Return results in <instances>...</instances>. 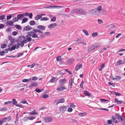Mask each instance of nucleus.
I'll return each instance as SVG.
<instances>
[{"label":"nucleus","mask_w":125,"mask_h":125,"mask_svg":"<svg viewBox=\"0 0 125 125\" xmlns=\"http://www.w3.org/2000/svg\"><path fill=\"white\" fill-rule=\"evenodd\" d=\"M43 119L44 122L46 123L51 122L53 120L52 117L51 116L44 117Z\"/></svg>","instance_id":"nucleus-1"},{"label":"nucleus","mask_w":125,"mask_h":125,"mask_svg":"<svg viewBox=\"0 0 125 125\" xmlns=\"http://www.w3.org/2000/svg\"><path fill=\"white\" fill-rule=\"evenodd\" d=\"M115 115L117 119L119 120L122 121L123 120V118L118 113H115Z\"/></svg>","instance_id":"nucleus-2"},{"label":"nucleus","mask_w":125,"mask_h":125,"mask_svg":"<svg viewBox=\"0 0 125 125\" xmlns=\"http://www.w3.org/2000/svg\"><path fill=\"white\" fill-rule=\"evenodd\" d=\"M66 81V79H60L59 81V83L61 85H62L64 84Z\"/></svg>","instance_id":"nucleus-3"},{"label":"nucleus","mask_w":125,"mask_h":125,"mask_svg":"<svg viewBox=\"0 0 125 125\" xmlns=\"http://www.w3.org/2000/svg\"><path fill=\"white\" fill-rule=\"evenodd\" d=\"M3 122H6L7 121H10L11 119L10 116H9L7 117L3 118L2 119H1Z\"/></svg>","instance_id":"nucleus-4"},{"label":"nucleus","mask_w":125,"mask_h":125,"mask_svg":"<svg viewBox=\"0 0 125 125\" xmlns=\"http://www.w3.org/2000/svg\"><path fill=\"white\" fill-rule=\"evenodd\" d=\"M31 27L30 26L28 25L24 27L23 28V30L25 31H28L31 30L32 29Z\"/></svg>","instance_id":"nucleus-5"},{"label":"nucleus","mask_w":125,"mask_h":125,"mask_svg":"<svg viewBox=\"0 0 125 125\" xmlns=\"http://www.w3.org/2000/svg\"><path fill=\"white\" fill-rule=\"evenodd\" d=\"M37 83L36 82H31L30 85H29V87L30 88L31 87L34 86H37Z\"/></svg>","instance_id":"nucleus-6"},{"label":"nucleus","mask_w":125,"mask_h":125,"mask_svg":"<svg viewBox=\"0 0 125 125\" xmlns=\"http://www.w3.org/2000/svg\"><path fill=\"white\" fill-rule=\"evenodd\" d=\"M98 46H95L93 45H91L88 48V52H90L93 50H94L95 48H97Z\"/></svg>","instance_id":"nucleus-7"},{"label":"nucleus","mask_w":125,"mask_h":125,"mask_svg":"<svg viewBox=\"0 0 125 125\" xmlns=\"http://www.w3.org/2000/svg\"><path fill=\"white\" fill-rule=\"evenodd\" d=\"M67 107L66 106H61L59 107L60 111L61 112H63L66 110Z\"/></svg>","instance_id":"nucleus-8"},{"label":"nucleus","mask_w":125,"mask_h":125,"mask_svg":"<svg viewBox=\"0 0 125 125\" xmlns=\"http://www.w3.org/2000/svg\"><path fill=\"white\" fill-rule=\"evenodd\" d=\"M17 18L19 20H22L23 17L24 16V14H20L17 16Z\"/></svg>","instance_id":"nucleus-9"},{"label":"nucleus","mask_w":125,"mask_h":125,"mask_svg":"<svg viewBox=\"0 0 125 125\" xmlns=\"http://www.w3.org/2000/svg\"><path fill=\"white\" fill-rule=\"evenodd\" d=\"M67 88L65 87L64 86H59L57 88V90L59 91H63L64 89H66Z\"/></svg>","instance_id":"nucleus-10"},{"label":"nucleus","mask_w":125,"mask_h":125,"mask_svg":"<svg viewBox=\"0 0 125 125\" xmlns=\"http://www.w3.org/2000/svg\"><path fill=\"white\" fill-rule=\"evenodd\" d=\"M125 63V62H123L122 60H119L118 61L116 62V65L117 66L121 64H123Z\"/></svg>","instance_id":"nucleus-11"},{"label":"nucleus","mask_w":125,"mask_h":125,"mask_svg":"<svg viewBox=\"0 0 125 125\" xmlns=\"http://www.w3.org/2000/svg\"><path fill=\"white\" fill-rule=\"evenodd\" d=\"M57 26V24L56 23H53L51 24H50L48 26V27L49 29H51L52 28H54Z\"/></svg>","instance_id":"nucleus-12"},{"label":"nucleus","mask_w":125,"mask_h":125,"mask_svg":"<svg viewBox=\"0 0 125 125\" xmlns=\"http://www.w3.org/2000/svg\"><path fill=\"white\" fill-rule=\"evenodd\" d=\"M112 80H119L120 79H121V77L119 75H116L115 76V78H114L113 77V76H112Z\"/></svg>","instance_id":"nucleus-13"},{"label":"nucleus","mask_w":125,"mask_h":125,"mask_svg":"<svg viewBox=\"0 0 125 125\" xmlns=\"http://www.w3.org/2000/svg\"><path fill=\"white\" fill-rule=\"evenodd\" d=\"M74 79L71 77L70 80L69 81V84L71 86L70 87L71 88H72L73 86L72 83H74Z\"/></svg>","instance_id":"nucleus-14"},{"label":"nucleus","mask_w":125,"mask_h":125,"mask_svg":"<svg viewBox=\"0 0 125 125\" xmlns=\"http://www.w3.org/2000/svg\"><path fill=\"white\" fill-rule=\"evenodd\" d=\"M46 26H44L42 25H40L38 26L37 27L39 29L41 30H44L45 29Z\"/></svg>","instance_id":"nucleus-15"},{"label":"nucleus","mask_w":125,"mask_h":125,"mask_svg":"<svg viewBox=\"0 0 125 125\" xmlns=\"http://www.w3.org/2000/svg\"><path fill=\"white\" fill-rule=\"evenodd\" d=\"M64 102L65 100L64 98H61L58 100L56 104L57 105L60 103H64Z\"/></svg>","instance_id":"nucleus-16"},{"label":"nucleus","mask_w":125,"mask_h":125,"mask_svg":"<svg viewBox=\"0 0 125 125\" xmlns=\"http://www.w3.org/2000/svg\"><path fill=\"white\" fill-rule=\"evenodd\" d=\"M34 32L33 31H31L28 33V34L26 36V37H29L31 36L32 34L34 33Z\"/></svg>","instance_id":"nucleus-17"},{"label":"nucleus","mask_w":125,"mask_h":125,"mask_svg":"<svg viewBox=\"0 0 125 125\" xmlns=\"http://www.w3.org/2000/svg\"><path fill=\"white\" fill-rule=\"evenodd\" d=\"M57 78L56 77H53L50 80V82L51 83H53L55 82L57 80Z\"/></svg>","instance_id":"nucleus-18"},{"label":"nucleus","mask_w":125,"mask_h":125,"mask_svg":"<svg viewBox=\"0 0 125 125\" xmlns=\"http://www.w3.org/2000/svg\"><path fill=\"white\" fill-rule=\"evenodd\" d=\"M83 94L86 96H90L91 95L89 93V92L86 90L83 91Z\"/></svg>","instance_id":"nucleus-19"},{"label":"nucleus","mask_w":125,"mask_h":125,"mask_svg":"<svg viewBox=\"0 0 125 125\" xmlns=\"http://www.w3.org/2000/svg\"><path fill=\"white\" fill-rule=\"evenodd\" d=\"M82 9L80 8L76 9L75 10V11L80 14H81Z\"/></svg>","instance_id":"nucleus-20"},{"label":"nucleus","mask_w":125,"mask_h":125,"mask_svg":"<svg viewBox=\"0 0 125 125\" xmlns=\"http://www.w3.org/2000/svg\"><path fill=\"white\" fill-rule=\"evenodd\" d=\"M6 25L8 26H13V22L9 21L6 22Z\"/></svg>","instance_id":"nucleus-21"},{"label":"nucleus","mask_w":125,"mask_h":125,"mask_svg":"<svg viewBox=\"0 0 125 125\" xmlns=\"http://www.w3.org/2000/svg\"><path fill=\"white\" fill-rule=\"evenodd\" d=\"M115 101L117 104H121L123 102V101H119L118 100L117 98H115Z\"/></svg>","instance_id":"nucleus-22"},{"label":"nucleus","mask_w":125,"mask_h":125,"mask_svg":"<svg viewBox=\"0 0 125 125\" xmlns=\"http://www.w3.org/2000/svg\"><path fill=\"white\" fill-rule=\"evenodd\" d=\"M111 118L113 120L112 121L113 122L115 123V124H116V123H118L116 119V118L114 116H112L111 117Z\"/></svg>","instance_id":"nucleus-23"},{"label":"nucleus","mask_w":125,"mask_h":125,"mask_svg":"<svg viewBox=\"0 0 125 125\" xmlns=\"http://www.w3.org/2000/svg\"><path fill=\"white\" fill-rule=\"evenodd\" d=\"M74 61V60L71 58L69 59L67 61V62L68 63H69V64L72 63Z\"/></svg>","instance_id":"nucleus-24"},{"label":"nucleus","mask_w":125,"mask_h":125,"mask_svg":"<svg viewBox=\"0 0 125 125\" xmlns=\"http://www.w3.org/2000/svg\"><path fill=\"white\" fill-rule=\"evenodd\" d=\"M82 65L81 64H78L75 67V69L77 71V70L80 68H82Z\"/></svg>","instance_id":"nucleus-25"},{"label":"nucleus","mask_w":125,"mask_h":125,"mask_svg":"<svg viewBox=\"0 0 125 125\" xmlns=\"http://www.w3.org/2000/svg\"><path fill=\"white\" fill-rule=\"evenodd\" d=\"M42 17V15H40V14L37 15L36 17H35L34 19L36 20H38L41 18Z\"/></svg>","instance_id":"nucleus-26"},{"label":"nucleus","mask_w":125,"mask_h":125,"mask_svg":"<svg viewBox=\"0 0 125 125\" xmlns=\"http://www.w3.org/2000/svg\"><path fill=\"white\" fill-rule=\"evenodd\" d=\"M29 114L32 115H35L36 114V112L35 110H33L31 112H29Z\"/></svg>","instance_id":"nucleus-27"},{"label":"nucleus","mask_w":125,"mask_h":125,"mask_svg":"<svg viewBox=\"0 0 125 125\" xmlns=\"http://www.w3.org/2000/svg\"><path fill=\"white\" fill-rule=\"evenodd\" d=\"M15 27L18 30H20L21 29V26L20 25L18 24L15 25Z\"/></svg>","instance_id":"nucleus-28"},{"label":"nucleus","mask_w":125,"mask_h":125,"mask_svg":"<svg viewBox=\"0 0 125 125\" xmlns=\"http://www.w3.org/2000/svg\"><path fill=\"white\" fill-rule=\"evenodd\" d=\"M81 39L79 38V39H77V40L76 41V44H81Z\"/></svg>","instance_id":"nucleus-29"},{"label":"nucleus","mask_w":125,"mask_h":125,"mask_svg":"<svg viewBox=\"0 0 125 125\" xmlns=\"http://www.w3.org/2000/svg\"><path fill=\"white\" fill-rule=\"evenodd\" d=\"M29 23L32 26L35 24V22L34 21L31 20L30 21Z\"/></svg>","instance_id":"nucleus-30"},{"label":"nucleus","mask_w":125,"mask_h":125,"mask_svg":"<svg viewBox=\"0 0 125 125\" xmlns=\"http://www.w3.org/2000/svg\"><path fill=\"white\" fill-rule=\"evenodd\" d=\"M56 60L60 62L62 60V58L61 56H59L57 57L56 58Z\"/></svg>","instance_id":"nucleus-31"},{"label":"nucleus","mask_w":125,"mask_h":125,"mask_svg":"<svg viewBox=\"0 0 125 125\" xmlns=\"http://www.w3.org/2000/svg\"><path fill=\"white\" fill-rule=\"evenodd\" d=\"M87 114L86 113H79L78 115L80 116H82L86 115H87Z\"/></svg>","instance_id":"nucleus-32"},{"label":"nucleus","mask_w":125,"mask_h":125,"mask_svg":"<svg viewBox=\"0 0 125 125\" xmlns=\"http://www.w3.org/2000/svg\"><path fill=\"white\" fill-rule=\"evenodd\" d=\"M95 9H92L90 10V12L91 14H94L95 13Z\"/></svg>","instance_id":"nucleus-33"},{"label":"nucleus","mask_w":125,"mask_h":125,"mask_svg":"<svg viewBox=\"0 0 125 125\" xmlns=\"http://www.w3.org/2000/svg\"><path fill=\"white\" fill-rule=\"evenodd\" d=\"M81 14H86L87 13V12L84 9H82V11Z\"/></svg>","instance_id":"nucleus-34"},{"label":"nucleus","mask_w":125,"mask_h":125,"mask_svg":"<svg viewBox=\"0 0 125 125\" xmlns=\"http://www.w3.org/2000/svg\"><path fill=\"white\" fill-rule=\"evenodd\" d=\"M49 19L47 17H42L40 19L41 21H47Z\"/></svg>","instance_id":"nucleus-35"},{"label":"nucleus","mask_w":125,"mask_h":125,"mask_svg":"<svg viewBox=\"0 0 125 125\" xmlns=\"http://www.w3.org/2000/svg\"><path fill=\"white\" fill-rule=\"evenodd\" d=\"M28 19L27 18H24L23 19L21 22V23H23L26 22L28 21Z\"/></svg>","instance_id":"nucleus-36"},{"label":"nucleus","mask_w":125,"mask_h":125,"mask_svg":"<svg viewBox=\"0 0 125 125\" xmlns=\"http://www.w3.org/2000/svg\"><path fill=\"white\" fill-rule=\"evenodd\" d=\"M12 102L13 104L15 105L17 104V102L16 100L15 99H12Z\"/></svg>","instance_id":"nucleus-37"},{"label":"nucleus","mask_w":125,"mask_h":125,"mask_svg":"<svg viewBox=\"0 0 125 125\" xmlns=\"http://www.w3.org/2000/svg\"><path fill=\"white\" fill-rule=\"evenodd\" d=\"M31 37L32 38H38V36L35 33H33L32 34Z\"/></svg>","instance_id":"nucleus-38"},{"label":"nucleus","mask_w":125,"mask_h":125,"mask_svg":"<svg viewBox=\"0 0 125 125\" xmlns=\"http://www.w3.org/2000/svg\"><path fill=\"white\" fill-rule=\"evenodd\" d=\"M18 19L17 17H16L14 18L12 20V21L13 22H15L18 21Z\"/></svg>","instance_id":"nucleus-39"},{"label":"nucleus","mask_w":125,"mask_h":125,"mask_svg":"<svg viewBox=\"0 0 125 125\" xmlns=\"http://www.w3.org/2000/svg\"><path fill=\"white\" fill-rule=\"evenodd\" d=\"M98 34L97 32H93L92 34V35L93 37H95L97 36Z\"/></svg>","instance_id":"nucleus-40"},{"label":"nucleus","mask_w":125,"mask_h":125,"mask_svg":"<svg viewBox=\"0 0 125 125\" xmlns=\"http://www.w3.org/2000/svg\"><path fill=\"white\" fill-rule=\"evenodd\" d=\"M83 31L84 33L87 36L89 35V33L88 32L85 30H83Z\"/></svg>","instance_id":"nucleus-41"},{"label":"nucleus","mask_w":125,"mask_h":125,"mask_svg":"<svg viewBox=\"0 0 125 125\" xmlns=\"http://www.w3.org/2000/svg\"><path fill=\"white\" fill-rule=\"evenodd\" d=\"M26 117L28 118V119L30 120H32L35 118V117L34 116H31V117Z\"/></svg>","instance_id":"nucleus-42"},{"label":"nucleus","mask_w":125,"mask_h":125,"mask_svg":"<svg viewBox=\"0 0 125 125\" xmlns=\"http://www.w3.org/2000/svg\"><path fill=\"white\" fill-rule=\"evenodd\" d=\"M102 7L100 5L98 6L97 8V11H100L102 9Z\"/></svg>","instance_id":"nucleus-43"},{"label":"nucleus","mask_w":125,"mask_h":125,"mask_svg":"<svg viewBox=\"0 0 125 125\" xmlns=\"http://www.w3.org/2000/svg\"><path fill=\"white\" fill-rule=\"evenodd\" d=\"M7 45L6 44H2L1 46V48L2 49H3L6 48L7 47Z\"/></svg>","instance_id":"nucleus-44"},{"label":"nucleus","mask_w":125,"mask_h":125,"mask_svg":"<svg viewBox=\"0 0 125 125\" xmlns=\"http://www.w3.org/2000/svg\"><path fill=\"white\" fill-rule=\"evenodd\" d=\"M35 91L38 93H40L42 91L40 89L36 88L35 90Z\"/></svg>","instance_id":"nucleus-45"},{"label":"nucleus","mask_w":125,"mask_h":125,"mask_svg":"<svg viewBox=\"0 0 125 125\" xmlns=\"http://www.w3.org/2000/svg\"><path fill=\"white\" fill-rule=\"evenodd\" d=\"M42 97L43 98H48L49 96L47 94H44L42 95Z\"/></svg>","instance_id":"nucleus-46"},{"label":"nucleus","mask_w":125,"mask_h":125,"mask_svg":"<svg viewBox=\"0 0 125 125\" xmlns=\"http://www.w3.org/2000/svg\"><path fill=\"white\" fill-rule=\"evenodd\" d=\"M101 101L102 102L105 103L106 101H107V102L108 101V100H106L105 99H100Z\"/></svg>","instance_id":"nucleus-47"},{"label":"nucleus","mask_w":125,"mask_h":125,"mask_svg":"<svg viewBox=\"0 0 125 125\" xmlns=\"http://www.w3.org/2000/svg\"><path fill=\"white\" fill-rule=\"evenodd\" d=\"M23 38L24 39L25 38V37L24 36H20L19 37V38L18 39V41H20L22 40V38Z\"/></svg>","instance_id":"nucleus-48"},{"label":"nucleus","mask_w":125,"mask_h":125,"mask_svg":"<svg viewBox=\"0 0 125 125\" xmlns=\"http://www.w3.org/2000/svg\"><path fill=\"white\" fill-rule=\"evenodd\" d=\"M5 16L4 15H1L0 16V20H4Z\"/></svg>","instance_id":"nucleus-49"},{"label":"nucleus","mask_w":125,"mask_h":125,"mask_svg":"<svg viewBox=\"0 0 125 125\" xmlns=\"http://www.w3.org/2000/svg\"><path fill=\"white\" fill-rule=\"evenodd\" d=\"M33 31L34 32V33L35 32H39L40 30L38 29H35L33 28Z\"/></svg>","instance_id":"nucleus-50"},{"label":"nucleus","mask_w":125,"mask_h":125,"mask_svg":"<svg viewBox=\"0 0 125 125\" xmlns=\"http://www.w3.org/2000/svg\"><path fill=\"white\" fill-rule=\"evenodd\" d=\"M27 41L28 42H30L32 40V39L31 37H26Z\"/></svg>","instance_id":"nucleus-51"},{"label":"nucleus","mask_w":125,"mask_h":125,"mask_svg":"<svg viewBox=\"0 0 125 125\" xmlns=\"http://www.w3.org/2000/svg\"><path fill=\"white\" fill-rule=\"evenodd\" d=\"M10 42L12 43H14L15 41V40L14 38L11 39L10 40Z\"/></svg>","instance_id":"nucleus-52"},{"label":"nucleus","mask_w":125,"mask_h":125,"mask_svg":"<svg viewBox=\"0 0 125 125\" xmlns=\"http://www.w3.org/2000/svg\"><path fill=\"white\" fill-rule=\"evenodd\" d=\"M112 123V121L110 120H108L107 121V124L111 125Z\"/></svg>","instance_id":"nucleus-53"},{"label":"nucleus","mask_w":125,"mask_h":125,"mask_svg":"<svg viewBox=\"0 0 125 125\" xmlns=\"http://www.w3.org/2000/svg\"><path fill=\"white\" fill-rule=\"evenodd\" d=\"M21 44H20V45L21 47H23L24 45V43L23 42V41H21L20 42Z\"/></svg>","instance_id":"nucleus-54"},{"label":"nucleus","mask_w":125,"mask_h":125,"mask_svg":"<svg viewBox=\"0 0 125 125\" xmlns=\"http://www.w3.org/2000/svg\"><path fill=\"white\" fill-rule=\"evenodd\" d=\"M114 92V94L115 95H116L117 96H119L121 95V94L119 93L118 92Z\"/></svg>","instance_id":"nucleus-55"},{"label":"nucleus","mask_w":125,"mask_h":125,"mask_svg":"<svg viewBox=\"0 0 125 125\" xmlns=\"http://www.w3.org/2000/svg\"><path fill=\"white\" fill-rule=\"evenodd\" d=\"M56 17L55 16L53 17L52 19H51V21H55L56 20Z\"/></svg>","instance_id":"nucleus-56"},{"label":"nucleus","mask_w":125,"mask_h":125,"mask_svg":"<svg viewBox=\"0 0 125 125\" xmlns=\"http://www.w3.org/2000/svg\"><path fill=\"white\" fill-rule=\"evenodd\" d=\"M18 34V32L17 31H14L12 33V35L13 36H15Z\"/></svg>","instance_id":"nucleus-57"},{"label":"nucleus","mask_w":125,"mask_h":125,"mask_svg":"<svg viewBox=\"0 0 125 125\" xmlns=\"http://www.w3.org/2000/svg\"><path fill=\"white\" fill-rule=\"evenodd\" d=\"M4 53L5 52L4 51H2L0 52V55L1 56H2L4 55Z\"/></svg>","instance_id":"nucleus-58"},{"label":"nucleus","mask_w":125,"mask_h":125,"mask_svg":"<svg viewBox=\"0 0 125 125\" xmlns=\"http://www.w3.org/2000/svg\"><path fill=\"white\" fill-rule=\"evenodd\" d=\"M7 20H10L11 18L12 17L11 15H10L9 16H7Z\"/></svg>","instance_id":"nucleus-59"},{"label":"nucleus","mask_w":125,"mask_h":125,"mask_svg":"<svg viewBox=\"0 0 125 125\" xmlns=\"http://www.w3.org/2000/svg\"><path fill=\"white\" fill-rule=\"evenodd\" d=\"M20 102L23 104H28V103H27V102L26 101V100H25L22 101H21V102Z\"/></svg>","instance_id":"nucleus-60"},{"label":"nucleus","mask_w":125,"mask_h":125,"mask_svg":"<svg viewBox=\"0 0 125 125\" xmlns=\"http://www.w3.org/2000/svg\"><path fill=\"white\" fill-rule=\"evenodd\" d=\"M73 109L71 107H69L68 108L67 110V111L68 112H71L73 111Z\"/></svg>","instance_id":"nucleus-61"},{"label":"nucleus","mask_w":125,"mask_h":125,"mask_svg":"<svg viewBox=\"0 0 125 125\" xmlns=\"http://www.w3.org/2000/svg\"><path fill=\"white\" fill-rule=\"evenodd\" d=\"M7 108H2L1 109V111H6Z\"/></svg>","instance_id":"nucleus-62"},{"label":"nucleus","mask_w":125,"mask_h":125,"mask_svg":"<svg viewBox=\"0 0 125 125\" xmlns=\"http://www.w3.org/2000/svg\"><path fill=\"white\" fill-rule=\"evenodd\" d=\"M4 25L3 24H0V29H2L4 27Z\"/></svg>","instance_id":"nucleus-63"},{"label":"nucleus","mask_w":125,"mask_h":125,"mask_svg":"<svg viewBox=\"0 0 125 125\" xmlns=\"http://www.w3.org/2000/svg\"><path fill=\"white\" fill-rule=\"evenodd\" d=\"M37 79V77L36 76H34L32 78V80L33 81H36Z\"/></svg>","instance_id":"nucleus-64"}]
</instances>
